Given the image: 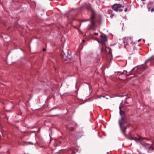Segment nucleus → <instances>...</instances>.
Returning a JSON list of instances; mask_svg holds the SVG:
<instances>
[{"mask_svg":"<svg viewBox=\"0 0 154 154\" xmlns=\"http://www.w3.org/2000/svg\"><path fill=\"white\" fill-rule=\"evenodd\" d=\"M109 53H110V52H111L112 51L111 49L110 48H109Z\"/></svg>","mask_w":154,"mask_h":154,"instance_id":"nucleus-16","label":"nucleus"},{"mask_svg":"<svg viewBox=\"0 0 154 154\" xmlns=\"http://www.w3.org/2000/svg\"><path fill=\"white\" fill-rule=\"evenodd\" d=\"M112 11L111 10H109L108 11L107 13L109 14H111V15L110 16V17L111 18H112L114 16V14H112Z\"/></svg>","mask_w":154,"mask_h":154,"instance_id":"nucleus-11","label":"nucleus"},{"mask_svg":"<svg viewBox=\"0 0 154 154\" xmlns=\"http://www.w3.org/2000/svg\"><path fill=\"white\" fill-rule=\"evenodd\" d=\"M30 144H32H32H33V143H30Z\"/></svg>","mask_w":154,"mask_h":154,"instance_id":"nucleus-27","label":"nucleus"},{"mask_svg":"<svg viewBox=\"0 0 154 154\" xmlns=\"http://www.w3.org/2000/svg\"><path fill=\"white\" fill-rule=\"evenodd\" d=\"M91 22V24L88 25V29L89 30H94V29L95 23L94 21H90Z\"/></svg>","mask_w":154,"mask_h":154,"instance_id":"nucleus-5","label":"nucleus"},{"mask_svg":"<svg viewBox=\"0 0 154 154\" xmlns=\"http://www.w3.org/2000/svg\"><path fill=\"white\" fill-rule=\"evenodd\" d=\"M148 9V11H150V8L148 7H147Z\"/></svg>","mask_w":154,"mask_h":154,"instance_id":"nucleus-19","label":"nucleus"},{"mask_svg":"<svg viewBox=\"0 0 154 154\" xmlns=\"http://www.w3.org/2000/svg\"><path fill=\"white\" fill-rule=\"evenodd\" d=\"M129 44V43H128V42H126V45H128Z\"/></svg>","mask_w":154,"mask_h":154,"instance_id":"nucleus-21","label":"nucleus"},{"mask_svg":"<svg viewBox=\"0 0 154 154\" xmlns=\"http://www.w3.org/2000/svg\"><path fill=\"white\" fill-rule=\"evenodd\" d=\"M141 40V39H139V40H138V42H140V40Z\"/></svg>","mask_w":154,"mask_h":154,"instance_id":"nucleus-20","label":"nucleus"},{"mask_svg":"<svg viewBox=\"0 0 154 154\" xmlns=\"http://www.w3.org/2000/svg\"><path fill=\"white\" fill-rule=\"evenodd\" d=\"M43 51H45L46 50H45V48H43Z\"/></svg>","mask_w":154,"mask_h":154,"instance_id":"nucleus-24","label":"nucleus"},{"mask_svg":"<svg viewBox=\"0 0 154 154\" xmlns=\"http://www.w3.org/2000/svg\"><path fill=\"white\" fill-rule=\"evenodd\" d=\"M124 7V6H122L120 4H115L112 6V8L113 10L116 11L121 12L123 10L121 8Z\"/></svg>","mask_w":154,"mask_h":154,"instance_id":"nucleus-3","label":"nucleus"},{"mask_svg":"<svg viewBox=\"0 0 154 154\" xmlns=\"http://www.w3.org/2000/svg\"><path fill=\"white\" fill-rule=\"evenodd\" d=\"M149 58L151 61V60H154V55H152Z\"/></svg>","mask_w":154,"mask_h":154,"instance_id":"nucleus-13","label":"nucleus"},{"mask_svg":"<svg viewBox=\"0 0 154 154\" xmlns=\"http://www.w3.org/2000/svg\"><path fill=\"white\" fill-rule=\"evenodd\" d=\"M130 139L131 140H135V139H134L133 138H132L131 139Z\"/></svg>","mask_w":154,"mask_h":154,"instance_id":"nucleus-22","label":"nucleus"},{"mask_svg":"<svg viewBox=\"0 0 154 154\" xmlns=\"http://www.w3.org/2000/svg\"><path fill=\"white\" fill-rule=\"evenodd\" d=\"M120 109V114L121 116V119L119 121V123L121 129V131L124 135L126 136L125 131L127 129V127L126 126H123V123L122 122L123 120L125 119V117L124 115V112L122 111L121 109V106H119V107Z\"/></svg>","mask_w":154,"mask_h":154,"instance_id":"nucleus-1","label":"nucleus"},{"mask_svg":"<svg viewBox=\"0 0 154 154\" xmlns=\"http://www.w3.org/2000/svg\"><path fill=\"white\" fill-rule=\"evenodd\" d=\"M72 154H75V153L74 151H73L72 152Z\"/></svg>","mask_w":154,"mask_h":154,"instance_id":"nucleus-17","label":"nucleus"},{"mask_svg":"<svg viewBox=\"0 0 154 154\" xmlns=\"http://www.w3.org/2000/svg\"><path fill=\"white\" fill-rule=\"evenodd\" d=\"M132 73V72H129L128 73V72L126 70H124L123 72H121L120 74L119 75H123V74H125L126 75V76H129Z\"/></svg>","mask_w":154,"mask_h":154,"instance_id":"nucleus-7","label":"nucleus"},{"mask_svg":"<svg viewBox=\"0 0 154 154\" xmlns=\"http://www.w3.org/2000/svg\"><path fill=\"white\" fill-rule=\"evenodd\" d=\"M7 119H8V118L7 117Z\"/></svg>","mask_w":154,"mask_h":154,"instance_id":"nucleus-28","label":"nucleus"},{"mask_svg":"<svg viewBox=\"0 0 154 154\" xmlns=\"http://www.w3.org/2000/svg\"><path fill=\"white\" fill-rule=\"evenodd\" d=\"M61 55L63 56V58L64 57H69V56H70V55H69L68 54H66L64 52L63 50H62V52L61 53Z\"/></svg>","mask_w":154,"mask_h":154,"instance_id":"nucleus-9","label":"nucleus"},{"mask_svg":"<svg viewBox=\"0 0 154 154\" xmlns=\"http://www.w3.org/2000/svg\"><path fill=\"white\" fill-rule=\"evenodd\" d=\"M131 9V6L130 5H127V8H126L125 10L124 11L125 12H127L128 11H130Z\"/></svg>","mask_w":154,"mask_h":154,"instance_id":"nucleus-12","label":"nucleus"},{"mask_svg":"<svg viewBox=\"0 0 154 154\" xmlns=\"http://www.w3.org/2000/svg\"><path fill=\"white\" fill-rule=\"evenodd\" d=\"M85 42V40H82V42Z\"/></svg>","mask_w":154,"mask_h":154,"instance_id":"nucleus-23","label":"nucleus"},{"mask_svg":"<svg viewBox=\"0 0 154 154\" xmlns=\"http://www.w3.org/2000/svg\"><path fill=\"white\" fill-rule=\"evenodd\" d=\"M55 109L54 108H52L51 109V110H52L53 109Z\"/></svg>","mask_w":154,"mask_h":154,"instance_id":"nucleus-25","label":"nucleus"},{"mask_svg":"<svg viewBox=\"0 0 154 154\" xmlns=\"http://www.w3.org/2000/svg\"><path fill=\"white\" fill-rule=\"evenodd\" d=\"M148 61H151L149 58H148L145 61L144 64L141 65V66L143 68V70H144L146 68V64Z\"/></svg>","mask_w":154,"mask_h":154,"instance_id":"nucleus-8","label":"nucleus"},{"mask_svg":"<svg viewBox=\"0 0 154 154\" xmlns=\"http://www.w3.org/2000/svg\"><path fill=\"white\" fill-rule=\"evenodd\" d=\"M128 39H129L130 40H131V38H128Z\"/></svg>","mask_w":154,"mask_h":154,"instance_id":"nucleus-18","label":"nucleus"},{"mask_svg":"<svg viewBox=\"0 0 154 154\" xmlns=\"http://www.w3.org/2000/svg\"><path fill=\"white\" fill-rule=\"evenodd\" d=\"M140 143L143 146H145L146 147H147L148 148L149 150H150L151 149H154V148L152 147L151 146V145L149 144L145 143L142 141L140 142Z\"/></svg>","mask_w":154,"mask_h":154,"instance_id":"nucleus-4","label":"nucleus"},{"mask_svg":"<svg viewBox=\"0 0 154 154\" xmlns=\"http://www.w3.org/2000/svg\"><path fill=\"white\" fill-rule=\"evenodd\" d=\"M74 124V123L72 122V121H70L69 122V123H68V125H71V127H69L68 126L67 127V128H71V129H70L71 131H73L74 129V128H72V126H73V125Z\"/></svg>","mask_w":154,"mask_h":154,"instance_id":"nucleus-10","label":"nucleus"},{"mask_svg":"<svg viewBox=\"0 0 154 154\" xmlns=\"http://www.w3.org/2000/svg\"><path fill=\"white\" fill-rule=\"evenodd\" d=\"M87 9L88 10H90L91 11V17L88 20H84V22L88 21H94V19L96 17V13L94 9L92 8L91 5H90L88 6Z\"/></svg>","mask_w":154,"mask_h":154,"instance_id":"nucleus-2","label":"nucleus"},{"mask_svg":"<svg viewBox=\"0 0 154 154\" xmlns=\"http://www.w3.org/2000/svg\"><path fill=\"white\" fill-rule=\"evenodd\" d=\"M146 139V138H140L138 139L139 140L142 139V140H143V139Z\"/></svg>","mask_w":154,"mask_h":154,"instance_id":"nucleus-15","label":"nucleus"},{"mask_svg":"<svg viewBox=\"0 0 154 154\" xmlns=\"http://www.w3.org/2000/svg\"><path fill=\"white\" fill-rule=\"evenodd\" d=\"M95 34L96 35H97L98 34V33H96Z\"/></svg>","mask_w":154,"mask_h":154,"instance_id":"nucleus-26","label":"nucleus"},{"mask_svg":"<svg viewBox=\"0 0 154 154\" xmlns=\"http://www.w3.org/2000/svg\"><path fill=\"white\" fill-rule=\"evenodd\" d=\"M154 11V9L153 8H152L151 10V12H153Z\"/></svg>","mask_w":154,"mask_h":154,"instance_id":"nucleus-14","label":"nucleus"},{"mask_svg":"<svg viewBox=\"0 0 154 154\" xmlns=\"http://www.w3.org/2000/svg\"><path fill=\"white\" fill-rule=\"evenodd\" d=\"M100 38L101 41L103 43L106 42L108 40L107 37L106 35H101L100 36Z\"/></svg>","mask_w":154,"mask_h":154,"instance_id":"nucleus-6","label":"nucleus"}]
</instances>
